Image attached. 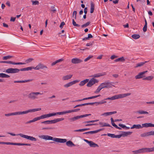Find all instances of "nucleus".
<instances>
[{
	"mask_svg": "<svg viewBox=\"0 0 154 154\" xmlns=\"http://www.w3.org/2000/svg\"><path fill=\"white\" fill-rule=\"evenodd\" d=\"M68 113V110L64 111L63 112H57L56 113H52V116H54L57 115H64Z\"/></svg>",
	"mask_w": 154,
	"mask_h": 154,
	"instance_id": "obj_19",
	"label": "nucleus"
},
{
	"mask_svg": "<svg viewBox=\"0 0 154 154\" xmlns=\"http://www.w3.org/2000/svg\"><path fill=\"white\" fill-rule=\"evenodd\" d=\"M132 152L134 153L133 154H139V153L146 152V148L140 149L136 150L133 151Z\"/></svg>",
	"mask_w": 154,
	"mask_h": 154,
	"instance_id": "obj_12",
	"label": "nucleus"
},
{
	"mask_svg": "<svg viewBox=\"0 0 154 154\" xmlns=\"http://www.w3.org/2000/svg\"><path fill=\"white\" fill-rule=\"evenodd\" d=\"M54 128L52 127L44 128H42V130H53L54 129Z\"/></svg>",
	"mask_w": 154,
	"mask_h": 154,
	"instance_id": "obj_55",
	"label": "nucleus"
},
{
	"mask_svg": "<svg viewBox=\"0 0 154 154\" xmlns=\"http://www.w3.org/2000/svg\"><path fill=\"white\" fill-rule=\"evenodd\" d=\"M134 128H136V129H140L142 128V125H140L138 124V125H133V126L131 128V129H134Z\"/></svg>",
	"mask_w": 154,
	"mask_h": 154,
	"instance_id": "obj_26",
	"label": "nucleus"
},
{
	"mask_svg": "<svg viewBox=\"0 0 154 154\" xmlns=\"http://www.w3.org/2000/svg\"><path fill=\"white\" fill-rule=\"evenodd\" d=\"M142 128L143 127L148 128L151 127V123H145L142 125Z\"/></svg>",
	"mask_w": 154,
	"mask_h": 154,
	"instance_id": "obj_31",
	"label": "nucleus"
},
{
	"mask_svg": "<svg viewBox=\"0 0 154 154\" xmlns=\"http://www.w3.org/2000/svg\"><path fill=\"white\" fill-rule=\"evenodd\" d=\"M10 77L8 75L3 73H0V77L8 78Z\"/></svg>",
	"mask_w": 154,
	"mask_h": 154,
	"instance_id": "obj_36",
	"label": "nucleus"
},
{
	"mask_svg": "<svg viewBox=\"0 0 154 154\" xmlns=\"http://www.w3.org/2000/svg\"><path fill=\"white\" fill-rule=\"evenodd\" d=\"M147 72V71H146L140 72L137 75L135 76V78L136 79H140L145 77L144 74Z\"/></svg>",
	"mask_w": 154,
	"mask_h": 154,
	"instance_id": "obj_10",
	"label": "nucleus"
},
{
	"mask_svg": "<svg viewBox=\"0 0 154 154\" xmlns=\"http://www.w3.org/2000/svg\"><path fill=\"white\" fill-rule=\"evenodd\" d=\"M115 134H107V135L111 137L112 138H115Z\"/></svg>",
	"mask_w": 154,
	"mask_h": 154,
	"instance_id": "obj_56",
	"label": "nucleus"
},
{
	"mask_svg": "<svg viewBox=\"0 0 154 154\" xmlns=\"http://www.w3.org/2000/svg\"><path fill=\"white\" fill-rule=\"evenodd\" d=\"M66 142V145L69 147H72L74 146H75V145L74 144L73 142L70 140H69L68 141H67Z\"/></svg>",
	"mask_w": 154,
	"mask_h": 154,
	"instance_id": "obj_24",
	"label": "nucleus"
},
{
	"mask_svg": "<svg viewBox=\"0 0 154 154\" xmlns=\"http://www.w3.org/2000/svg\"><path fill=\"white\" fill-rule=\"evenodd\" d=\"M5 63H8V64H13V63H14V62H12V61H5Z\"/></svg>",
	"mask_w": 154,
	"mask_h": 154,
	"instance_id": "obj_63",
	"label": "nucleus"
},
{
	"mask_svg": "<svg viewBox=\"0 0 154 154\" xmlns=\"http://www.w3.org/2000/svg\"><path fill=\"white\" fill-rule=\"evenodd\" d=\"M147 61H145V62H141L137 64H136L135 66L134 67L135 68H137L139 67H141L143 66L144 64H145L147 62Z\"/></svg>",
	"mask_w": 154,
	"mask_h": 154,
	"instance_id": "obj_30",
	"label": "nucleus"
},
{
	"mask_svg": "<svg viewBox=\"0 0 154 154\" xmlns=\"http://www.w3.org/2000/svg\"><path fill=\"white\" fill-rule=\"evenodd\" d=\"M106 72H103L102 73H99L97 74H95L94 75H93L91 76L93 78H97L99 77L100 76H102L106 75Z\"/></svg>",
	"mask_w": 154,
	"mask_h": 154,
	"instance_id": "obj_18",
	"label": "nucleus"
},
{
	"mask_svg": "<svg viewBox=\"0 0 154 154\" xmlns=\"http://www.w3.org/2000/svg\"><path fill=\"white\" fill-rule=\"evenodd\" d=\"M100 85L102 89L104 88H111L112 85L110 82H105L101 84Z\"/></svg>",
	"mask_w": 154,
	"mask_h": 154,
	"instance_id": "obj_9",
	"label": "nucleus"
},
{
	"mask_svg": "<svg viewBox=\"0 0 154 154\" xmlns=\"http://www.w3.org/2000/svg\"><path fill=\"white\" fill-rule=\"evenodd\" d=\"M89 82H88V83L87 84V86L88 87H91L93 85H92L90 81H89Z\"/></svg>",
	"mask_w": 154,
	"mask_h": 154,
	"instance_id": "obj_61",
	"label": "nucleus"
},
{
	"mask_svg": "<svg viewBox=\"0 0 154 154\" xmlns=\"http://www.w3.org/2000/svg\"><path fill=\"white\" fill-rule=\"evenodd\" d=\"M94 10V4L92 1L91 2V10L90 13H93Z\"/></svg>",
	"mask_w": 154,
	"mask_h": 154,
	"instance_id": "obj_27",
	"label": "nucleus"
},
{
	"mask_svg": "<svg viewBox=\"0 0 154 154\" xmlns=\"http://www.w3.org/2000/svg\"><path fill=\"white\" fill-rule=\"evenodd\" d=\"M39 138L41 139H44L45 140H52L54 141L55 137L48 135H42L39 136Z\"/></svg>",
	"mask_w": 154,
	"mask_h": 154,
	"instance_id": "obj_8",
	"label": "nucleus"
},
{
	"mask_svg": "<svg viewBox=\"0 0 154 154\" xmlns=\"http://www.w3.org/2000/svg\"><path fill=\"white\" fill-rule=\"evenodd\" d=\"M26 63H22V62H18V63H15L14 62L13 65H24L26 64Z\"/></svg>",
	"mask_w": 154,
	"mask_h": 154,
	"instance_id": "obj_47",
	"label": "nucleus"
},
{
	"mask_svg": "<svg viewBox=\"0 0 154 154\" xmlns=\"http://www.w3.org/2000/svg\"><path fill=\"white\" fill-rule=\"evenodd\" d=\"M48 68L43 64L41 63H39L36 67H35L34 69L35 70H39V69H42L45 68L47 69Z\"/></svg>",
	"mask_w": 154,
	"mask_h": 154,
	"instance_id": "obj_13",
	"label": "nucleus"
},
{
	"mask_svg": "<svg viewBox=\"0 0 154 154\" xmlns=\"http://www.w3.org/2000/svg\"><path fill=\"white\" fill-rule=\"evenodd\" d=\"M148 136L154 135V131H151L148 132Z\"/></svg>",
	"mask_w": 154,
	"mask_h": 154,
	"instance_id": "obj_51",
	"label": "nucleus"
},
{
	"mask_svg": "<svg viewBox=\"0 0 154 154\" xmlns=\"http://www.w3.org/2000/svg\"><path fill=\"white\" fill-rule=\"evenodd\" d=\"M117 57V56L115 55H112L110 57V58L112 60H113L114 58H116Z\"/></svg>",
	"mask_w": 154,
	"mask_h": 154,
	"instance_id": "obj_64",
	"label": "nucleus"
},
{
	"mask_svg": "<svg viewBox=\"0 0 154 154\" xmlns=\"http://www.w3.org/2000/svg\"><path fill=\"white\" fill-rule=\"evenodd\" d=\"M82 62V60L77 58H73L71 60V62L75 64L79 63Z\"/></svg>",
	"mask_w": 154,
	"mask_h": 154,
	"instance_id": "obj_14",
	"label": "nucleus"
},
{
	"mask_svg": "<svg viewBox=\"0 0 154 154\" xmlns=\"http://www.w3.org/2000/svg\"><path fill=\"white\" fill-rule=\"evenodd\" d=\"M117 113L116 111H113L109 112H104L101 115V116H107L110 115L116 114Z\"/></svg>",
	"mask_w": 154,
	"mask_h": 154,
	"instance_id": "obj_21",
	"label": "nucleus"
},
{
	"mask_svg": "<svg viewBox=\"0 0 154 154\" xmlns=\"http://www.w3.org/2000/svg\"><path fill=\"white\" fill-rule=\"evenodd\" d=\"M33 5H38L39 4V2L38 1H32Z\"/></svg>",
	"mask_w": 154,
	"mask_h": 154,
	"instance_id": "obj_48",
	"label": "nucleus"
},
{
	"mask_svg": "<svg viewBox=\"0 0 154 154\" xmlns=\"http://www.w3.org/2000/svg\"><path fill=\"white\" fill-rule=\"evenodd\" d=\"M90 22H87L85 24L82 25L81 27L82 28L86 27L88 26L90 24Z\"/></svg>",
	"mask_w": 154,
	"mask_h": 154,
	"instance_id": "obj_43",
	"label": "nucleus"
},
{
	"mask_svg": "<svg viewBox=\"0 0 154 154\" xmlns=\"http://www.w3.org/2000/svg\"><path fill=\"white\" fill-rule=\"evenodd\" d=\"M131 94L130 93H128L126 94H122L114 95L111 97H108L104 99L105 100H114L116 99H117L120 98H122L125 97L127 96H129Z\"/></svg>",
	"mask_w": 154,
	"mask_h": 154,
	"instance_id": "obj_2",
	"label": "nucleus"
},
{
	"mask_svg": "<svg viewBox=\"0 0 154 154\" xmlns=\"http://www.w3.org/2000/svg\"><path fill=\"white\" fill-rule=\"evenodd\" d=\"M94 122V120L89 121H85L83 122L84 123H93Z\"/></svg>",
	"mask_w": 154,
	"mask_h": 154,
	"instance_id": "obj_60",
	"label": "nucleus"
},
{
	"mask_svg": "<svg viewBox=\"0 0 154 154\" xmlns=\"http://www.w3.org/2000/svg\"><path fill=\"white\" fill-rule=\"evenodd\" d=\"M34 60V59L32 58H30L28 59H27L26 60L25 62H26V63H29L31 62L32 61H33Z\"/></svg>",
	"mask_w": 154,
	"mask_h": 154,
	"instance_id": "obj_46",
	"label": "nucleus"
},
{
	"mask_svg": "<svg viewBox=\"0 0 154 154\" xmlns=\"http://www.w3.org/2000/svg\"><path fill=\"white\" fill-rule=\"evenodd\" d=\"M89 145L91 147H98L99 146L97 144L94 143L92 141H90V143H89Z\"/></svg>",
	"mask_w": 154,
	"mask_h": 154,
	"instance_id": "obj_32",
	"label": "nucleus"
},
{
	"mask_svg": "<svg viewBox=\"0 0 154 154\" xmlns=\"http://www.w3.org/2000/svg\"><path fill=\"white\" fill-rule=\"evenodd\" d=\"M85 106V103L77 105L76 106H75V107H74V108H76L77 107L82 106Z\"/></svg>",
	"mask_w": 154,
	"mask_h": 154,
	"instance_id": "obj_53",
	"label": "nucleus"
},
{
	"mask_svg": "<svg viewBox=\"0 0 154 154\" xmlns=\"http://www.w3.org/2000/svg\"><path fill=\"white\" fill-rule=\"evenodd\" d=\"M144 21H145V25L143 29V31L144 32H146L147 31V22L146 21V19L145 18H144Z\"/></svg>",
	"mask_w": 154,
	"mask_h": 154,
	"instance_id": "obj_34",
	"label": "nucleus"
},
{
	"mask_svg": "<svg viewBox=\"0 0 154 154\" xmlns=\"http://www.w3.org/2000/svg\"><path fill=\"white\" fill-rule=\"evenodd\" d=\"M146 152L154 151V147L151 148H146Z\"/></svg>",
	"mask_w": 154,
	"mask_h": 154,
	"instance_id": "obj_38",
	"label": "nucleus"
},
{
	"mask_svg": "<svg viewBox=\"0 0 154 154\" xmlns=\"http://www.w3.org/2000/svg\"><path fill=\"white\" fill-rule=\"evenodd\" d=\"M42 94L43 93H41L39 92H32L28 95V97L31 100H34L38 99V97L37 96V95Z\"/></svg>",
	"mask_w": 154,
	"mask_h": 154,
	"instance_id": "obj_6",
	"label": "nucleus"
},
{
	"mask_svg": "<svg viewBox=\"0 0 154 154\" xmlns=\"http://www.w3.org/2000/svg\"><path fill=\"white\" fill-rule=\"evenodd\" d=\"M99 125H100V127H111V128H112V127L110 126V125L107 123H106L105 122H99Z\"/></svg>",
	"mask_w": 154,
	"mask_h": 154,
	"instance_id": "obj_20",
	"label": "nucleus"
},
{
	"mask_svg": "<svg viewBox=\"0 0 154 154\" xmlns=\"http://www.w3.org/2000/svg\"><path fill=\"white\" fill-rule=\"evenodd\" d=\"M17 135H19L20 136L27 139L30 140L32 141H36L37 140L36 139L32 136H29L27 135L23 134H19Z\"/></svg>",
	"mask_w": 154,
	"mask_h": 154,
	"instance_id": "obj_7",
	"label": "nucleus"
},
{
	"mask_svg": "<svg viewBox=\"0 0 154 154\" xmlns=\"http://www.w3.org/2000/svg\"><path fill=\"white\" fill-rule=\"evenodd\" d=\"M153 78V77L152 76H149L148 77H146L145 78H144L143 79V80H148V81H150L152 80Z\"/></svg>",
	"mask_w": 154,
	"mask_h": 154,
	"instance_id": "obj_35",
	"label": "nucleus"
},
{
	"mask_svg": "<svg viewBox=\"0 0 154 154\" xmlns=\"http://www.w3.org/2000/svg\"><path fill=\"white\" fill-rule=\"evenodd\" d=\"M33 80L32 79H30L27 80H23V83H25L27 82H32L33 81Z\"/></svg>",
	"mask_w": 154,
	"mask_h": 154,
	"instance_id": "obj_59",
	"label": "nucleus"
},
{
	"mask_svg": "<svg viewBox=\"0 0 154 154\" xmlns=\"http://www.w3.org/2000/svg\"><path fill=\"white\" fill-rule=\"evenodd\" d=\"M51 11L54 13H55L56 11V9H55L54 6H52L51 7Z\"/></svg>",
	"mask_w": 154,
	"mask_h": 154,
	"instance_id": "obj_54",
	"label": "nucleus"
},
{
	"mask_svg": "<svg viewBox=\"0 0 154 154\" xmlns=\"http://www.w3.org/2000/svg\"><path fill=\"white\" fill-rule=\"evenodd\" d=\"M28 71V67L19 69L17 68H9L6 70V72L8 73H18L20 71Z\"/></svg>",
	"mask_w": 154,
	"mask_h": 154,
	"instance_id": "obj_3",
	"label": "nucleus"
},
{
	"mask_svg": "<svg viewBox=\"0 0 154 154\" xmlns=\"http://www.w3.org/2000/svg\"><path fill=\"white\" fill-rule=\"evenodd\" d=\"M79 81V80H75L73 81L69 82L63 85V86L65 88H68L75 83L78 82Z\"/></svg>",
	"mask_w": 154,
	"mask_h": 154,
	"instance_id": "obj_11",
	"label": "nucleus"
},
{
	"mask_svg": "<svg viewBox=\"0 0 154 154\" xmlns=\"http://www.w3.org/2000/svg\"><path fill=\"white\" fill-rule=\"evenodd\" d=\"M54 141L58 143H64L66 142L67 140L65 139H62L55 137Z\"/></svg>",
	"mask_w": 154,
	"mask_h": 154,
	"instance_id": "obj_17",
	"label": "nucleus"
},
{
	"mask_svg": "<svg viewBox=\"0 0 154 154\" xmlns=\"http://www.w3.org/2000/svg\"><path fill=\"white\" fill-rule=\"evenodd\" d=\"M89 81H90L92 85L96 83H98L99 82L98 80L94 79V78H92L91 79H90Z\"/></svg>",
	"mask_w": 154,
	"mask_h": 154,
	"instance_id": "obj_28",
	"label": "nucleus"
},
{
	"mask_svg": "<svg viewBox=\"0 0 154 154\" xmlns=\"http://www.w3.org/2000/svg\"><path fill=\"white\" fill-rule=\"evenodd\" d=\"M65 23L64 22H62L61 23L60 25V27L61 29H62L63 27V26L65 25Z\"/></svg>",
	"mask_w": 154,
	"mask_h": 154,
	"instance_id": "obj_58",
	"label": "nucleus"
},
{
	"mask_svg": "<svg viewBox=\"0 0 154 154\" xmlns=\"http://www.w3.org/2000/svg\"><path fill=\"white\" fill-rule=\"evenodd\" d=\"M94 43L93 42H90L88 43H87L86 44V46H92L93 45V43Z\"/></svg>",
	"mask_w": 154,
	"mask_h": 154,
	"instance_id": "obj_62",
	"label": "nucleus"
},
{
	"mask_svg": "<svg viewBox=\"0 0 154 154\" xmlns=\"http://www.w3.org/2000/svg\"><path fill=\"white\" fill-rule=\"evenodd\" d=\"M91 115V114H89L81 115L80 116H77L72 117L69 118L68 119L70 122H73L76 121L77 120H79V119L84 117H86Z\"/></svg>",
	"mask_w": 154,
	"mask_h": 154,
	"instance_id": "obj_4",
	"label": "nucleus"
},
{
	"mask_svg": "<svg viewBox=\"0 0 154 154\" xmlns=\"http://www.w3.org/2000/svg\"><path fill=\"white\" fill-rule=\"evenodd\" d=\"M105 100H104V99L103 100H102L99 102H97V105L100 104H103L106 103V101H105Z\"/></svg>",
	"mask_w": 154,
	"mask_h": 154,
	"instance_id": "obj_49",
	"label": "nucleus"
},
{
	"mask_svg": "<svg viewBox=\"0 0 154 154\" xmlns=\"http://www.w3.org/2000/svg\"><path fill=\"white\" fill-rule=\"evenodd\" d=\"M131 37L133 39H136L140 38V35L139 34H134L132 35Z\"/></svg>",
	"mask_w": 154,
	"mask_h": 154,
	"instance_id": "obj_39",
	"label": "nucleus"
},
{
	"mask_svg": "<svg viewBox=\"0 0 154 154\" xmlns=\"http://www.w3.org/2000/svg\"><path fill=\"white\" fill-rule=\"evenodd\" d=\"M72 24L73 25L75 26H77V27H79L80 26V25H79L78 24H76V22L74 21V20L73 19L72 20Z\"/></svg>",
	"mask_w": 154,
	"mask_h": 154,
	"instance_id": "obj_44",
	"label": "nucleus"
},
{
	"mask_svg": "<svg viewBox=\"0 0 154 154\" xmlns=\"http://www.w3.org/2000/svg\"><path fill=\"white\" fill-rule=\"evenodd\" d=\"M93 57V56H89L87 58H86V59H85L84 60V61L85 62L87 61L88 60H90L91 58H92Z\"/></svg>",
	"mask_w": 154,
	"mask_h": 154,
	"instance_id": "obj_52",
	"label": "nucleus"
},
{
	"mask_svg": "<svg viewBox=\"0 0 154 154\" xmlns=\"http://www.w3.org/2000/svg\"><path fill=\"white\" fill-rule=\"evenodd\" d=\"M72 76V75L71 74L64 76L63 77L62 79L63 80H67L71 78Z\"/></svg>",
	"mask_w": 154,
	"mask_h": 154,
	"instance_id": "obj_25",
	"label": "nucleus"
},
{
	"mask_svg": "<svg viewBox=\"0 0 154 154\" xmlns=\"http://www.w3.org/2000/svg\"><path fill=\"white\" fill-rule=\"evenodd\" d=\"M38 117H35L33 119L30 120L27 122H26L25 123L26 124H28L29 123H30L32 122H35L37 121H38Z\"/></svg>",
	"mask_w": 154,
	"mask_h": 154,
	"instance_id": "obj_33",
	"label": "nucleus"
},
{
	"mask_svg": "<svg viewBox=\"0 0 154 154\" xmlns=\"http://www.w3.org/2000/svg\"><path fill=\"white\" fill-rule=\"evenodd\" d=\"M104 130V128H102L101 129H98V130H96V131H90L89 132H86L83 133L84 134H94L96 133H98L101 131H103Z\"/></svg>",
	"mask_w": 154,
	"mask_h": 154,
	"instance_id": "obj_16",
	"label": "nucleus"
},
{
	"mask_svg": "<svg viewBox=\"0 0 154 154\" xmlns=\"http://www.w3.org/2000/svg\"><path fill=\"white\" fill-rule=\"evenodd\" d=\"M89 79H86L81 81L79 85L80 86H82L84 85L85 84L88 82Z\"/></svg>",
	"mask_w": 154,
	"mask_h": 154,
	"instance_id": "obj_22",
	"label": "nucleus"
},
{
	"mask_svg": "<svg viewBox=\"0 0 154 154\" xmlns=\"http://www.w3.org/2000/svg\"><path fill=\"white\" fill-rule=\"evenodd\" d=\"M125 59L124 57H120V58H118L115 59L114 60V61L115 62H117L120 61L121 62H124L125 61Z\"/></svg>",
	"mask_w": 154,
	"mask_h": 154,
	"instance_id": "obj_29",
	"label": "nucleus"
},
{
	"mask_svg": "<svg viewBox=\"0 0 154 154\" xmlns=\"http://www.w3.org/2000/svg\"><path fill=\"white\" fill-rule=\"evenodd\" d=\"M52 116V113H49L40 116L38 117H37L38 119V120H39L41 119L46 118Z\"/></svg>",
	"mask_w": 154,
	"mask_h": 154,
	"instance_id": "obj_15",
	"label": "nucleus"
},
{
	"mask_svg": "<svg viewBox=\"0 0 154 154\" xmlns=\"http://www.w3.org/2000/svg\"><path fill=\"white\" fill-rule=\"evenodd\" d=\"M12 57V56H11L8 55L4 57L3 58V59L4 60H7L11 58Z\"/></svg>",
	"mask_w": 154,
	"mask_h": 154,
	"instance_id": "obj_42",
	"label": "nucleus"
},
{
	"mask_svg": "<svg viewBox=\"0 0 154 154\" xmlns=\"http://www.w3.org/2000/svg\"><path fill=\"white\" fill-rule=\"evenodd\" d=\"M111 124L112 125L115 127V128H116V127H117V125H116L114 123V122H115L114 121V120L113 118H111Z\"/></svg>",
	"mask_w": 154,
	"mask_h": 154,
	"instance_id": "obj_41",
	"label": "nucleus"
},
{
	"mask_svg": "<svg viewBox=\"0 0 154 154\" xmlns=\"http://www.w3.org/2000/svg\"><path fill=\"white\" fill-rule=\"evenodd\" d=\"M41 110V108H35L32 109H29L23 112L18 111L14 112H11L8 114H5L6 116H11L21 115L27 114L29 112H34L36 111H39Z\"/></svg>",
	"mask_w": 154,
	"mask_h": 154,
	"instance_id": "obj_1",
	"label": "nucleus"
},
{
	"mask_svg": "<svg viewBox=\"0 0 154 154\" xmlns=\"http://www.w3.org/2000/svg\"><path fill=\"white\" fill-rule=\"evenodd\" d=\"M122 137H125L127 136L128 135H131L132 133V132L130 131H128V132H125V131H122Z\"/></svg>",
	"mask_w": 154,
	"mask_h": 154,
	"instance_id": "obj_23",
	"label": "nucleus"
},
{
	"mask_svg": "<svg viewBox=\"0 0 154 154\" xmlns=\"http://www.w3.org/2000/svg\"><path fill=\"white\" fill-rule=\"evenodd\" d=\"M80 110V109L79 108H78L77 109H74L71 110H68V113H71L72 112H77L78 111H79Z\"/></svg>",
	"mask_w": 154,
	"mask_h": 154,
	"instance_id": "obj_40",
	"label": "nucleus"
},
{
	"mask_svg": "<svg viewBox=\"0 0 154 154\" xmlns=\"http://www.w3.org/2000/svg\"><path fill=\"white\" fill-rule=\"evenodd\" d=\"M136 112L140 114H148L149 113L146 111H144L143 110H140L138 111H137Z\"/></svg>",
	"mask_w": 154,
	"mask_h": 154,
	"instance_id": "obj_37",
	"label": "nucleus"
},
{
	"mask_svg": "<svg viewBox=\"0 0 154 154\" xmlns=\"http://www.w3.org/2000/svg\"><path fill=\"white\" fill-rule=\"evenodd\" d=\"M96 103L97 104V102L85 103V106L88 105H93V104H94Z\"/></svg>",
	"mask_w": 154,
	"mask_h": 154,
	"instance_id": "obj_57",
	"label": "nucleus"
},
{
	"mask_svg": "<svg viewBox=\"0 0 154 154\" xmlns=\"http://www.w3.org/2000/svg\"><path fill=\"white\" fill-rule=\"evenodd\" d=\"M0 144H7L17 146H31L30 144L20 143H13L9 142H0Z\"/></svg>",
	"mask_w": 154,
	"mask_h": 154,
	"instance_id": "obj_5",
	"label": "nucleus"
},
{
	"mask_svg": "<svg viewBox=\"0 0 154 154\" xmlns=\"http://www.w3.org/2000/svg\"><path fill=\"white\" fill-rule=\"evenodd\" d=\"M102 88L100 87V86L99 85L97 89H96V91H94L95 93H97L99 92L102 89Z\"/></svg>",
	"mask_w": 154,
	"mask_h": 154,
	"instance_id": "obj_45",
	"label": "nucleus"
},
{
	"mask_svg": "<svg viewBox=\"0 0 154 154\" xmlns=\"http://www.w3.org/2000/svg\"><path fill=\"white\" fill-rule=\"evenodd\" d=\"M141 137H145L148 136V132L144 133L140 135Z\"/></svg>",
	"mask_w": 154,
	"mask_h": 154,
	"instance_id": "obj_50",
	"label": "nucleus"
}]
</instances>
